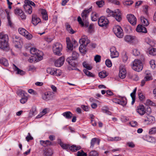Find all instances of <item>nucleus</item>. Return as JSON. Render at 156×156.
Listing matches in <instances>:
<instances>
[{"label": "nucleus", "instance_id": "obj_1", "mask_svg": "<svg viewBox=\"0 0 156 156\" xmlns=\"http://www.w3.org/2000/svg\"><path fill=\"white\" fill-rule=\"evenodd\" d=\"M91 7L88 9H86L84 10L82 13L81 16L82 18L83 22L82 21L81 18L78 16L77 18L78 21L79 23L82 27H88L89 25V23L87 21V18L89 13L91 11Z\"/></svg>", "mask_w": 156, "mask_h": 156}, {"label": "nucleus", "instance_id": "obj_2", "mask_svg": "<svg viewBox=\"0 0 156 156\" xmlns=\"http://www.w3.org/2000/svg\"><path fill=\"white\" fill-rule=\"evenodd\" d=\"M106 12L108 17L111 16L115 17L116 20L118 22H120L121 20V13L119 9H116L115 10L114 12H113L109 9H107Z\"/></svg>", "mask_w": 156, "mask_h": 156}, {"label": "nucleus", "instance_id": "obj_3", "mask_svg": "<svg viewBox=\"0 0 156 156\" xmlns=\"http://www.w3.org/2000/svg\"><path fill=\"white\" fill-rule=\"evenodd\" d=\"M132 67L133 69L137 72L141 71L143 68L142 62L138 59H135L133 62Z\"/></svg>", "mask_w": 156, "mask_h": 156}, {"label": "nucleus", "instance_id": "obj_4", "mask_svg": "<svg viewBox=\"0 0 156 156\" xmlns=\"http://www.w3.org/2000/svg\"><path fill=\"white\" fill-rule=\"evenodd\" d=\"M79 55V54L77 53L74 51L73 52L72 56L66 59V61L69 65L73 66H74L76 65L75 60L77 59Z\"/></svg>", "mask_w": 156, "mask_h": 156}, {"label": "nucleus", "instance_id": "obj_5", "mask_svg": "<svg viewBox=\"0 0 156 156\" xmlns=\"http://www.w3.org/2000/svg\"><path fill=\"white\" fill-rule=\"evenodd\" d=\"M62 49V45L59 43H56L53 46L54 53L56 55L60 56L61 55V52Z\"/></svg>", "mask_w": 156, "mask_h": 156}, {"label": "nucleus", "instance_id": "obj_6", "mask_svg": "<svg viewBox=\"0 0 156 156\" xmlns=\"http://www.w3.org/2000/svg\"><path fill=\"white\" fill-rule=\"evenodd\" d=\"M38 55H39V56H37V55H32L30 58L28 59V61L29 62L31 63L33 62H38L43 59L42 56L43 55V53L42 52L39 51Z\"/></svg>", "mask_w": 156, "mask_h": 156}, {"label": "nucleus", "instance_id": "obj_7", "mask_svg": "<svg viewBox=\"0 0 156 156\" xmlns=\"http://www.w3.org/2000/svg\"><path fill=\"white\" fill-rule=\"evenodd\" d=\"M113 31L118 37L121 38L123 37V30L118 25L115 26L113 28Z\"/></svg>", "mask_w": 156, "mask_h": 156}, {"label": "nucleus", "instance_id": "obj_8", "mask_svg": "<svg viewBox=\"0 0 156 156\" xmlns=\"http://www.w3.org/2000/svg\"><path fill=\"white\" fill-rule=\"evenodd\" d=\"M109 23V20L104 16L101 17L98 20L99 26L104 28L106 27Z\"/></svg>", "mask_w": 156, "mask_h": 156}, {"label": "nucleus", "instance_id": "obj_9", "mask_svg": "<svg viewBox=\"0 0 156 156\" xmlns=\"http://www.w3.org/2000/svg\"><path fill=\"white\" fill-rule=\"evenodd\" d=\"M126 70L125 66L123 65H121L119 67V76L121 79L124 78L126 76Z\"/></svg>", "mask_w": 156, "mask_h": 156}, {"label": "nucleus", "instance_id": "obj_10", "mask_svg": "<svg viewBox=\"0 0 156 156\" xmlns=\"http://www.w3.org/2000/svg\"><path fill=\"white\" fill-rule=\"evenodd\" d=\"M127 18L129 22L133 26L136 25L137 20L134 15L132 14H128Z\"/></svg>", "mask_w": 156, "mask_h": 156}, {"label": "nucleus", "instance_id": "obj_11", "mask_svg": "<svg viewBox=\"0 0 156 156\" xmlns=\"http://www.w3.org/2000/svg\"><path fill=\"white\" fill-rule=\"evenodd\" d=\"M8 41L5 40L4 41H0V48L4 50H7L9 48Z\"/></svg>", "mask_w": 156, "mask_h": 156}, {"label": "nucleus", "instance_id": "obj_12", "mask_svg": "<svg viewBox=\"0 0 156 156\" xmlns=\"http://www.w3.org/2000/svg\"><path fill=\"white\" fill-rule=\"evenodd\" d=\"M90 41L88 39L87 37L85 35L82 36L81 38L79 40L80 44H84L85 45H87L90 43Z\"/></svg>", "mask_w": 156, "mask_h": 156}, {"label": "nucleus", "instance_id": "obj_13", "mask_svg": "<svg viewBox=\"0 0 156 156\" xmlns=\"http://www.w3.org/2000/svg\"><path fill=\"white\" fill-rule=\"evenodd\" d=\"M41 22L40 18L35 14H33L32 17V22L34 26H36Z\"/></svg>", "mask_w": 156, "mask_h": 156}, {"label": "nucleus", "instance_id": "obj_14", "mask_svg": "<svg viewBox=\"0 0 156 156\" xmlns=\"http://www.w3.org/2000/svg\"><path fill=\"white\" fill-rule=\"evenodd\" d=\"M14 12L16 14L20 16L22 19H25L26 18V16L23 12L22 10L16 9L15 11Z\"/></svg>", "mask_w": 156, "mask_h": 156}, {"label": "nucleus", "instance_id": "obj_15", "mask_svg": "<svg viewBox=\"0 0 156 156\" xmlns=\"http://www.w3.org/2000/svg\"><path fill=\"white\" fill-rule=\"evenodd\" d=\"M111 56L112 58L117 57L119 56V53L116 51L115 47H112L110 49Z\"/></svg>", "mask_w": 156, "mask_h": 156}, {"label": "nucleus", "instance_id": "obj_16", "mask_svg": "<svg viewBox=\"0 0 156 156\" xmlns=\"http://www.w3.org/2000/svg\"><path fill=\"white\" fill-rule=\"evenodd\" d=\"M52 93L50 92L45 93L42 95V99L46 101L49 100L52 98Z\"/></svg>", "mask_w": 156, "mask_h": 156}, {"label": "nucleus", "instance_id": "obj_17", "mask_svg": "<svg viewBox=\"0 0 156 156\" xmlns=\"http://www.w3.org/2000/svg\"><path fill=\"white\" fill-rule=\"evenodd\" d=\"M64 60L65 58L64 57H61L55 62V66L58 67L61 66L63 64Z\"/></svg>", "mask_w": 156, "mask_h": 156}, {"label": "nucleus", "instance_id": "obj_18", "mask_svg": "<svg viewBox=\"0 0 156 156\" xmlns=\"http://www.w3.org/2000/svg\"><path fill=\"white\" fill-rule=\"evenodd\" d=\"M136 30L139 33H146L147 30L146 28L141 25H139L137 26Z\"/></svg>", "mask_w": 156, "mask_h": 156}, {"label": "nucleus", "instance_id": "obj_19", "mask_svg": "<svg viewBox=\"0 0 156 156\" xmlns=\"http://www.w3.org/2000/svg\"><path fill=\"white\" fill-rule=\"evenodd\" d=\"M137 111L138 113L141 115H144L146 112L144 107L143 105H139L137 107Z\"/></svg>", "mask_w": 156, "mask_h": 156}, {"label": "nucleus", "instance_id": "obj_20", "mask_svg": "<svg viewBox=\"0 0 156 156\" xmlns=\"http://www.w3.org/2000/svg\"><path fill=\"white\" fill-rule=\"evenodd\" d=\"M135 38L136 37L135 36L127 35L125 37L124 40L126 42L128 43H133V41Z\"/></svg>", "mask_w": 156, "mask_h": 156}, {"label": "nucleus", "instance_id": "obj_21", "mask_svg": "<svg viewBox=\"0 0 156 156\" xmlns=\"http://www.w3.org/2000/svg\"><path fill=\"white\" fill-rule=\"evenodd\" d=\"M24 8L26 13L30 14L32 12V7L29 5L24 4L23 6Z\"/></svg>", "mask_w": 156, "mask_h": 156}, {"label": "nucleus", "instance_id": "obj_22", "mask_svg": "<svg viewBox=\"0 0 156 156\" xmlns=\"http://www.w3.org/2000/svg\"><path fill=\"white\" fill-rule=\"evenodd\" d=\"M40 12L42 14L43 19L45 20H47L48 17L46 10L44 9H40Z\"/></svg>", "mask_w": 156, "mask_h": 156}, {"label": "nucleus", "instance_id": "obj_23", "mask_svg": "<svg viewBox=\"0 0 156 156\" xmlns=\"http://www.w3.org/2000/svg\"><path fill=\"white\" fill-rule=\"evenodd\" d=\"M0 41H9V40L8 35L3 32L0 33Z\"/></svg>", "mask_w": 156, "mask_h": 156}, {"label": "nucleus", "instance_id": "obj_24", "mask_svg": "<svg viewBox=\"0 0 156 156\" xmlns=\"http://www.w3.org/2000/svg\"><path fill=\"white\" fill-rule=\"evenodd\" d=\"M30 53L33 55H37V56H39V55H38L39 51L41 52V51L37 50L36 48H31L30 51Z\"/></svg>", "mask_w": 156, "mask_h": 156}, {"label": "nucleus", "instance_id": "obj_25", "mask_svg": "<svg viewBox=\"0 0 156 156\" xmlns=\"http://www.w3.org/2000/svg\"><path fill=\"white\" fill-rule=\"evenodd\" d=\"M62 115L66 119H71L73 116V114L69 111L64 112L62 113Z\"/></svg>", "mask_w": 156, "mask_h": 156}, {"label": "nucleus", "instance_id": "obj_26", "mask_svg": "<svg viewBox=\"0 0 156 156\" xmlns=\"http://www.w3.org/2000/svg\"><path fill=\"white\" fill-rule=\"evenodd\" d=\"M97 143L98 145L99 144L100 140L99 139L95 138L92 139L91 141L90 147L93 148L94 147V144Z\"/></svg>", "mask_w": 156, "mask_h": 156}, {"label": "nucleus", "instance_id": "obj_27", "mask_svg": "<svg viewBox=\"0 0 156 156\" xmlns=\"http://www.w3.org/2000/svg\"><path fill=\"white\" fill-rule=\"evenodd\" d=\"M147 120L148 122H147V124L154 123L155 121L154 118V117L152 116H149L147 117Z\"/></svg>", "mask_w": 156, "mask_h": 156}, {"label": "nucleus", "instance_id": "obj_28", "mask_svg": "<svg viewBox=\"0 0 156 156\" xmlns=\"http://www.w3.org/2000/svg\"><path fill=\"white\" fill-rule=\"evenodd\" d=\"M140 20L144 26H147L149 25V23L147 20L144 16L141 17Z\"/></svg>", "mask_w": 156, "mask_h": 156}, {"label": "nucleus", "instance_id": "obj_29", "mask_svg": "<svg viewBox=\"0 0 156 156\" xmlns=\"http://www.w3.org/2000/svg\"><path fill=\"white\" fill-rule=\"evenodd\" d=\"M80 147L79 146L76 145H73L70 146V150L72 151H76L80 149Z\"/></svg>", "mask_w": 156, "mask_h": 156}, {"label": "nucleus", "instance_id": "obj_30", "mask_svg": "<svg viewBox=\"0 0 156 156\" xmlns=\"http://www.w3.org/2000/svg\"><path fill=\"white\" fill-rule=\"evenodd\" d=\"M0 63L1 64L5 66H7L9 65L7 60L4 58H2L0 59Z\"/></svg>", "mask_w": 156, "mask_h": 156}, {"label": "nucleus", "instance_id": "obj_31", "mask_svg": "<svg viewBox=\"0 0 156 156\" xmlns=\"http://www.w3.org/2000/svg\"><path fill=\"white\" fill-rule=\"evenodd\" d=\"M40 144L44 147L50 145L51 144V142L49 140L44 141L43 140H40Z\"/></svg>", "mask_w": 156, "mask_h": 156}, {"label": "nucleus", "instance_id": "obj_32", "mask_svg": "<svg viewBox=\"0 0 156 156\" xmlns=\"http://www.w3.org/2000/svg\"><path fill=\"white\" fill-rule=\"evenodd\" d=\"M52 153V150L49 148L45 150L44 154L45 156H51Z\"/></svg>", "mask_w": 156, "mask_h": 156}, {"label": "nucleus", "instance_id": "obj_33", "mask_svg": "<svg viewBox=\"0 0 156 156\" xmlns=\"http://www.w3.org/2000/svg\"><path fill=\"white\" fill-rule=\"evenodd\" d=\"M148 52L149 54L151 55H156V48H149L148 49Z\"/></svg>", "mask_w": 156, "mask_h": 156}, {"label": "nucleus", "instance_id": "obj_34", "mask_svg": "<svg viewBox=\"0 0 156 156\" xmlns=\"http://www.w3.org/2000/svg\"><path fill=\"white\" fill-rule=\"evenodd\" d=\"M145 74L146 76L144 79L147 81L151 80H152L153 78L152 77V76L150 73H147V72H146Z\"/></svg>", "mask_w": 156, "mask_h": 156}, {"label": "nucleus", "instance_id": "obj_35", "mask_svg": "<svg viewBox=\"0 0 156 156\" xmlns=\"http://www.w3.org/2000/svg\"><path fill=\"white\" fill-rule=\"evenodd\" d=\"M91 18L92 21H95L97 20L98 18L97 14L95 12H93L91 14Z\"/></svg>", "mask_w": 156, "mask_h": 156}, {"label": "nucleus", "instance_id": "obj_36", "mask_svg": "<svg viewBox=\"0 0 156 156\" xmlns=\"http://www.w3.org/2000/svg\"><path fill=\"white\" fill-rule=\"evenodd\" d=\"M13 69L14 70L17 71V73L18 74H20V75H22L24 74V72L20 69H19L16 65L14 64H13Z\"/></svg>", "mask_w": 156, "mask_h": 156}, {"label": "nucleus", "instance_id": "obj_37", "mask_svg": "<svg viewBox=\"0 0 156 156\" xmlns=\"http://www.w3.org/2000/svg\"><path fill=\"white\" fill-rule=\"evenodd\" d=\"M127 100L126 98L122 97L120 99L119 104L122 106L125 105L127 103Z\"/></svg>", "mask_w": 156, "mask_h": 156}, {"label": "nucleus", "instance_id": "obj_38", "mask_svg": "<svg viewBox=\"0 0 156 156\" xmlns=\"http://www.w3.org/2000/svg\"><path fill=\"white\" fill-rule=\"evenodd\" d=\"M108 75V73L105 71H103L99 73V76L101 78H104Z\"/></svg>", "mask_w": 156, "mask_h": 156}, {"label": "nucleus", "instance_id": "obj_39", "mask_svg": "<svg viewBox=\"0 0 156 156\" xmlns=\"http://www.w3.org/2000/svg\"><path fill=\"white\" fill-rule=\"evenodd\" d=\"M66 29L71 34H73L75 32L72 29L70 25H69L68 23L66 24Z\"/></svg>", "mask_w": 156, "mask_h": 156}, {"label": "nucleus", "instance_id": "obj_40", "mask_svg": "<svg viewBox=\"0 0 156 156\" xmlns=\"http://www.w3.org/2000/svg\"><path fill=\"white\" fill-rule=\"evenodd\" d=\"M17 94L18 96L21 98L26 95L27 94L24 91L22 90H18L17 92Z\"/></svg>", "mask_w": 156, "mask_h": 156}, {"label": "nucleus", "instance_id": "obj_41", "mask_svg": "<svg viewBox=\"0 0 156 156\" xmlns=\"http://www.w3.org/2000/svg\"><path fill=\"white\" fill-rule=\"evenodd\" d=\"M28 98V96L26 95L21 97V99L20 100V102L23 104H24L27 102Z\"/></svg>", "mask_w": 156, "mask_h": 156}, {"label": "nucleus", "instance_id": "obj_42", "mask_svg": "<svg viewBox=\"0 0 156 156\" xmlns=\"http://www.w3.org/2000/svg\"><path fill=\"white\" fill-rule=\"evenodd\" d=\"M19 33L23 36L25 35L26 33H27V31L23 28H20L18 29Z\"/></svg>", "mask_w": 156, "mask_h": 156}, {"label": "nucleus", "instance_id": "obj_43", "mask_svg": "<svg viewBox=\"0 0 156 156\" xmlns=\"http://www.w3.org/2000/svg\"><path fill=\"white\" fill-rule=\"evenodd\" d=\"M83 72L86 75L89 77H94V75L86 69H84Z\"/></svg>", "mask_w": 156, "mask_h": 156}, {"label": "nucleus", "instance_id": "obj_44", "mask_svg": "<svg viewBox=\"0 0 156 156\" xmlns=\"http://www.w3.org/2000/svg\"><path fill=\"white\" fill-rule=\"evenodd\" d=\"M62 71L61 70L59 69H55V72H54L53 75L59 76L62 74Z\"/></svg>", "mask_w": 156, "mask_h": 156}, {"label": "nucleus", "instance_id": "obj_45", "mask_svg": "<svg viewBox=\"0 0 156 156\" xmlns=\"http://www.w3.org/2000/svg\"><path fill=\"white\" fill-rule=\"evenodd\" d=\"M147 140L150 142L153 143L155 142V138L150 136H148L147 137Z\"/></svg>", "mask_w": 156, "mask_h": 156}, {"label": "nucleus", "instance_id": "obj_46", "mask_svg": "<svg viewBox=\"0 0 156 156\" xmlns=\"http://www.w3.org/2000/svg\"><path fill=\"white\" fill-rule=\"evenodd\" d=\"M132 53L133 55L137 56L140 54V51L137 48H134L132 50Z\"/></svg>", "mask_w": 156, "mask_h": 156}, {"label": "nucleus", "instance_id": "obj_47", "mask_svg": "<svg viewBox=\"0 0 156 156\" xmlns=\"http://www.w3.org/2000/svg\"><path fill=\"white\" fill-rule=\"evenodd\" d=\"M47 73L51 75H53L55 72V69L53 68H48L47 69Z\"/></svg>", "mask_w": 156, "mask_h": 156}, {"label": "nucleus", "instance_id": "obj_48", "mask_svg": "<svg viewBox=\"0 0 156 156\" xmlns=\"http://www.w3.org/2000/svg\"><path fill=\"white\" fill-rule=\"evenodd\" d=\"M138 95L139 99L141 101H143L145 98V97L144 94L141 92H138Z\"/></svg>", "mask_w": 156, "mask_h": 156}, {"label": "nucleus", "instance_id": "obj_49", "mask_svg": "<svg viewBox=\"0 0 156 156\" xmlns=\"http://www.w3.org/2000/svg\"><path fill=\"white\" fill-rule=\"evenodd\" d=\"M25 3L26 5H31L34 7L35 6V4L33 2L29 0H25Z\"/></svg>", "mask_w": 156, "mask_h": 156}, {"label": "nucleus", "instance_id": "obj_50", "mask_svg": "<svg viewBox=\"0 0 156 156\" xmlns=\"http://www.w3.org/2000/svg\"><path fill=\"white\" fill-rule=\"evenodd\" d=\"M23 36L28 40H30L33 37L32 35L29 33L27 31V33H26L25 35H24Z\"/></svg>", "mask_w": 156, "mask_h": 156}, {"label": "nucleus", "instance_id": "obj_51", "mask_svg": "<svg viewBox=\"0 0 156 156\" xmlns=\"http://www.w3.org/2000/svg\"><path fill=\"white\" fill-rule=\"evenodd\" d=\"M149 133L150 134H154L156 133V127L151 128L149 129Z\"/></svg>", "mask_w": 156, "mask_h": 156}, {"label": "nucleus", "instance_id": "obj_52", "mask_svg": "<svg viewBox=\"0 0 156 156\" xmlns=\"http://www.w3.org/2000/svg\"><path fill=\"white\" fill-rule=\"evenodd\" d=\"M89 156H99L98 153L95 151H92L89 153Z\"/></svg>", "mask_w": 156, "mask_h": 156}, {"label": "nucleus", "instance_id": "obj_53", "mask_svg": "<svg viewBox=\"0 0 156 156\" xmlns=\"http://www.w3.org/2000/svg\"><path fill=\"white\" fill-rule=\"evenodd\" d=\"M61 147L63 149L65 150H66L67 151L70 149V146L69 144H63L61 146Z\"/></svg>", "mask_w": 156, "mask_h": 156}, {"label": "nucleus", "instance_id": "obj_54", "mask_svg": "<svg viewBox=\"0 0 156 156\" xmlns=\"http://www.w3.org/2000/svg\"><path fill=\"white\" fill-rule=\"evenodd\" d=\"M83 67L87 69V70H91L92 68V67L90 66L89 65L87 64L86 62H83Z\"/></svg>", "mask_w": 156, "mask_h": 156}, {"label": "nucleus", "instance_id": "obj_55", "mask_svg": "<svg viewBox=\"0 0 156 156\" xmlns=\"http://www.w3.org/2000/svg\"><path fill=\"white\" fill-rule=\"evenodd\" d=\"M96 4L98 7H101L104 5V2L103 0L98 1L96 2Z\"/></svg>", "mask_w": 156, "mask_h": 156}, {"label": "nucleus", "instance_id": "obj_56", "mask_svg": "<svg viewBox=\"0 0 156 156\" xmlns=\"http://www.w3.org/2000/svg\"><path fill=\"white\" fill-rule=\"evenodd\" d=\"M133 3L132 1H126L123 2V4L125 6H129L132 5Z\"/></svg>", "mask_w": 156, "mask_h": 156}, {"label": "nucleus", "instance_id": "obj_57", "mask_svg": "<svg viewBox=\"0 0 156 156\" xmlns=\"http://www.w3.org/2000/svg\"><path fill=\"white\" fill-rule=\"evenodd\" d=\"M110 139H108V140L113 141H119L121 140V138L119 137L118 136V137H112V138H110Z\"/></svg>", "mask_w": 156, "mask_h": 156}, {"label": "nucleus", "instance_id": "obj_58", "mask_svg": "<svg viewBox=\"0 0 156 156\" xmlns=\"http://www.w3.org/2000/svg\"><path fill=\"white\" fill-rule=\"evenodd\" d=\"M105 64L108 67H110L112 66V63L111 61L109 59H107L105 61Z\"/></svg>", "mask_w": 156, "mask_h": 156}, {"label": "nucleus", "instance_id": "obj_59", "mask_svg": "<svg viewBox=\"0 0 156 156\" xmlns=\"http://www.w3.org/2000/svg\"><path fill=\"white\" fill-rule=\"evenodd\" d=\"M93 31V25L92 24H90L89 26L88 29V31L89 33H91Z\"/></svg>", "mask_w": 156, "mask_h": 156}, {"label": "nucleus", "instance_id": "obj_60", "mask_svg": "<svg viewBox=\"0 0 156 156\" xmlns=\"http://www.w3.org/2000/svg\"><path fill=\"white\" fill-rule=\"evenodd\" d=\"M101 57L100 55H97L94 57V60L96 62H99L101 60Z\"/></svg>", "mask_w": 156, "mask_h": 156}, {"label": "nucleus", "instance_id": "obj_61", "mask_svg": "<svg viewBox=\"0 0 156 156\" xmlns=\"http://www.w3.org/2000/svg\"><path fill=\"white\" fill-rule=\"evenodd\" d=\"M126 145L128 146L129 147L131 148H133L135 147V145L132 142H127L126 144Z\"/></svg>", "mask_w": 156, "mask_h": 156}, {"label": "nucleus", "instance_id": "obj_62", "mask_svg": "<svg viewBox=\"0 0 156 156\" xmlns=\"http://www.w3.org/2000/svg\"><path fill=\"white\" fill-rule=\"evenodd\" d=\"M150 64L151 67L152 69H154L155 68V61L154 60H151L150 62Z\"/></svg>", "mask_w": 156, "mask_h": 156}, {"label": "nucleus", "instance_id": "obj_63", "mask_svg": "<svg viewBox=\"0 0 156 156\" xmlns=\"http://www.w3.org/2000/svg\"><path fill=\"white\" fill-rule=\"evenodd\" d=\"M122 58L123 62H125L127 60L128 58L126 53L123 55Z\"/></svg>", "mask_w": 156, "mask_h": 156}, {"label": "nucleus", "instance_id": "obj_64", "mask_svg": "<svg viewBox=\"0 0 156 156\" xmlns=\"http://www.w3.org/2000/svg\"><path fill=\"white\" fill-rule=\"evenodd\" d=\"M87 154L83 151H82L81 152L80 151L77 152V156H87Z\"/></svg>", "mask_w": 156, "mask_h": 156}]
</instances>
